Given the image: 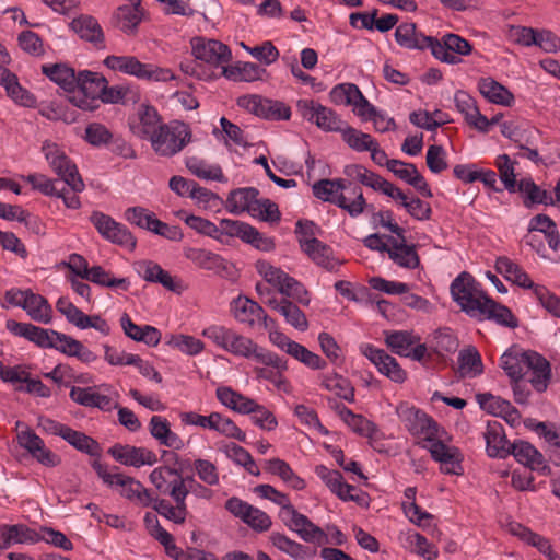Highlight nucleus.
I'll return each mask as SVG.
<instances>
[{
	"label": "nucleus",
	"instance_id": "nucleus-13",
	"mask_svg": "<svg viewBox=\"0 0 560 560\" xmlns=\"http://www.w3.org/2000/svg\"><path fill=\"white\" fill-rule=\"evenodd\" d=\"M446 433L442 430L422 446L427 448L432 458L440 464V469L448 475H463L462 462L464 459L460 450L446 442Z\"/></svg>",
	"mask_w": 560,
	"mask_h": 560
},
{
	"label": "nucleus",
	"instance_id": "nucleus-30",
	"mask_svg": "<svg viewBox=\"0 0 560 560\" xmlns=\"http://www.w3.org/2000/svg\"><path fill=\"white\" fill-rule=\"evenodd\" d=\"M40 538L37 530L25 524H0V549L19 544H36Z\"/></svg>",
	"mask_w": 560,
	"mask_h": 560
},
{
	"label": "nucleus",
	"instance_id": "nucleus-38",
	"mask_svg": "<svg viewBox=\"0 0 560 560\" xmlns=\"http://www.w3.org/2000/svg\"><path fill=\"white\" fill-rule=\"evenodd\" d=\"M486 450L490 457L504 458L510 454L503 425L499 421H489L485 432Z\"/></svg>",
	"mask_w": 560,
	"mask_h": 560
},
{
	"label": "nucleus",
	"instance_id": "nucleus-56",
	"mask_svg": "<svg viewBox=\"0 0 560 560\" xmlns=\"http://www.w3.org/2000/svg\"><path fill=\"white\" fill-rule=\"evenodd\" d=\"M42 71L47 78L66 91H71L75 88L78 73L66 63L44 65Z\"/></svg>",
	"mask_w": 560,
	"mask_h": 560
},
{
	"label": "nucleus",
	"instance_id": "nucleus-48",
	"mask_svg": "<svg viewBox=\"0 0 560 560\" xmlns=\"http://www.w3.org/2000/svg\"><path fill=\"white\" fill-rule=\"evenodd\" d=\"M215 396L224 407L241 415H246L255 401L229 386H219L215 390Z\"/></svg>",
	"mask_w": 560,
	"mask_h": 560
},
{
	"label": "nucleus",
	"instance_id": "nucleus-18",
	"mask_svg": "<svg viewBox=\"0 0 560 560\" xmlns=\"http://www.w3.org/2000/svg\"><path fill=\"white\" fill-rule=\"evenodd\" d=\"M90 222L103 238L129 249L136 247L137 241L130 231L112 217L101 211H93L90 215Z\"/></svg>",
	"mask_w": 560,
	"mask_h": 560
},
{
	"label": "nucleus",
	"instance_id": "nucleus-29",
	"mask_svg": "<svg viewBox=\"0 0 560 560\" xmlns=\"http://www.w3.org/2000/svg\"><path fill=\"white\" fill-rule=\"evenodd\" d=\"M163 124L159 112L153 106L141 105L138 119L131 125V131L138 138L150 142Z\"/></svg>",
	"mask_w": 560,
	"mask_h": 560
},
{
	"label": "nucleus",
	"instance_id": "nucleus-58",
	"mask_svg": "<svg viewBox=\"0 0 560 560\" xmlns=\"http://www.w3.org/2000/svg\"><path fill=\"white\" fill-rule=\"evenodd\" d=\"M385 343L396 354L400 357L408 355V351L420 338L407 330L385 331Z\"/></svg>",
	"mask_w": 560,
	"mask_h": 560
},
{
	"label": "nucleus",
	"instance_id": "nucleus-26",
	"mask_svg": "<svg viewBox=\"0 0 560 560\" xmlns=\"http://www.w3.org/2000/svg\"><path fill=\"white\" fill-rule=\"evenodd\" d=\"M456 109L464 116L465 121L480 132H488L495 119L489 120L482 115L476 100L465 91H456L454 94Z\"/></svg>",
	"mask_w": 560,
	"mask_h": 560
},
{
	"label": "nucleus",
	"instance_id": "nucleus-10",
	"mask_svg": "<svg viewBox=\"0 0 560 560\" xmlns=\"http://www.w3.org/2000/svg\"><path fill=\"white\" fill-rule=\"evenodd\" d=\"M313 226L312 222H298L296 224V233L300 234L299 245L302 252L317 266L329 272H337L343 261L335 255L330 246L312 235Z\"/></svg>",
	"mask_w": 560,
	"mask_h": 560
},
{
	"label": "nucleus",
	"instance_id": "nucleus-12",
	"mask_svg": "<svg viewBox=\"0 0 560 560\" xmlns=\"http://www.w3.org/2000/svg\"><path fill=\"white\" fill-rule=\"evenodd\" d=\"M44 154L50 168L74 191H82L84 183L78 172L77 165L72 163L63 149L52 142L44 141L42 144Z\"/></svg>",
	"mask_w": 560,
	"mask_h": 560
},
{
	"label": "nucleus",
	"instance_id": "nucleus-24",
	"mask_svg": "<svg viewBox=\"0 0 560 560\" xmlns=\"http://www.w3.org/2000/svg\"><path fill=\"white\" fill-rule=\"evenodd\" d=\"M225 509L254 530L266 532L271 527V518L266 512L250 505L237 497L230 498L225 502Z\"/></svg>",
	"mask_w": 560,
	"mask_h": 560
},
{
	"label": "nucleus",
	"instance_id": "nucleus-41",
	"mask_svg": "<svg viewBox=\"0 0 560 560\" xmlns=\"http://www.w3.org/2000/svg\"><path fill=\"white\" fill-rule=\"evenodd\" d=\"M149 430L151 435L161 444L174 450H180L184 447V441L182 438L173 432L170 428L167 419L161 416H153L149 423Z\"/></svg>",
	"mask_w": 560,
	"mask_h": 560
},
{
	"label": "nucleus",
	"instance_id": "nucleus-7",
	"mask_svg": "<svg viewBox=\"0 0 560 560\" xmlns=\"http://www.w3.org/2000/svg\"><path fill=\"white\" fill-rule=\"evenodd\" d=\"M191 48L195 58L205 63L207 69H192L189 71L184 66L182 68L186 73L197 75L200 79H203L205 73L223 70L232 58L230 48L215 39L194 38L191 40Z\"/></svg>",
	"mask_w": 560,
	"mask_h": 560
},
{
	"label": "nucleus",
	"instance_id": "nucleus-28",
	"mask_svg": "<svg viewBox=\"0 0 560 560\" xmlns=\"http://www.w3.org/2000/svg\"><path fill=\"white\" fill-rule=\"evenodd\" d=\"M0 85L4 88L8 97L14 104L27 108L36 107V96L20 84L16 74L3 66H0Z\"/></svg>",
	"mask_w": 560,
	"mask_h": 560
},
{
	"label": "nucleus",
	"instance_id": "nucleus-25",
	"mask_svg": "<svg viewBox=\"0 0 560 560\" xmlns=\"http://www.w3.org/2000/svg\"><path fill=\"white\" fill-rule=\"evenodd\" d=\"M189 491H183L180 489H174L171 498L174 500L175 505H172L170 501L152 495V503L150 506L166 520L175 523L183 524L186 521L188 510L186 504V498Z\"/></svg>",
	"mask_w": 560,
	"mask_h": 560
},
{
	"label": "nucleus",
	"instance_id": "nucleus-3",
	"mask_svg": "<svg viewBox=\"0 0 560 560\" xmlns=\"http://www.w3.org/2000/svg\"><path fill=\"white\" fill-rule=\"evenodd\" d=\"M316 198L330 202L347 211L350 217L362 214L368 206L360 187L351 186L346 179H320L313 185Z\"/></svg>",
	"mask_w": 560,
	"mask_h": 560
},
{
	"label": "nucleus",
	"instance_id": "nucleus-42",
	"mask_svg": "<svg viewBox=\"0 0 560 560\" xmlns=\"http://www.w3.org/2000/svg\"><path fill=\"white\" fill-rule=\"evenodd\" d=\"M270 540L279 551L288 555L293 560H312L315 556V551L310 547L291 539L284 534L272 533Z\"/></svg>",
	"mask_w": 560,
	"mask_h": 560
},
{
	"label": "nucleus",
	"instance_id": "nucleus-44",
	"mask_svg": "<svg viewBox=\"0 0 560 560\" xmlns=\"http://www.w3.org/2000/svg\"><path fill=\"white\" fill-rule=\"evenodd\" d=\"M257 199L258 190L256 188H238L230 192L226 198L225 208L234 214L250 213V209L255 206Z\"/></svg>",
	"mask_w": 560,
	"mask_h": 560
},
{
	"label": "nucleus",
	"instance_id": "nucleus-55",
	"mask_svg": "<svg viewBox=\"0 0 560 560\" xmlns=\"http://www.w3.org/2000/svg\"><path fill=\"white\" fill-rule=\"evenodd\" d=\"M186 166L196 177L203 180H214L219 183L226 182L222 168L218 164H211L202 159L191 156L187 159Z\"/></svg>",
	"mask_w": 560,
	"mask_h": 560
},
{
	"label": "nucleus",
	"instance_id": "nucleus-31",
	"mask_svg": "<svg viewBox=\"0 0 560 560\" xmlns=\"http://www.w3.org/2000/svg\"><path fill=\"white\" fill-rule=\"evenodd\" d=\"M388 171L399 179L415 187L424 197H432V191L427 180L419 173L415 164L402 162L400 160H392L388 163Z\"/></svg>",
	"mask_w": 560,
	"mask_h": 560
},
{
	"label": "nucleus",
	"instance_id": "nucleus-23",
	"mask_svg": "<svg viewBox=\"0 0 560 560\" xmlns=\"http://www.w3.org/2000/svg\"><path fill=\"white\" fill-rule=\"evenodd\" d=\"M431 52L442 62L456 65L460 61L456 55L468 56L471 52V45L459 35L450 33L444 35L441 40L433 37Z\"/></svg>",
	"mask_w": 560,
	"mask_h": 560
},
{
	"label": "nucleus",
	"instance_id": "nucleus-33",
	"mask_svg": "<svg viewBox=\"0 0 560 560\" xmlns=\"http://www.w3.org/2000/svg\"><path fill=\"white\" fill-rule=\"evenodd\" d=\"M533 353L535 352L510 348L501 355L500 366L504 370L506 375L516 383L526 373Z\"/></svg>",
	"mask_w": 560,
	"mask_h": 560
},
{
	"label": "nucleus",
	"instance_id": "nucleus-6",
	"mask_svg": "<svg viewBox=\"0 0 560 560\" xmlns=\"http://www.w3.org/2000/svg\"><path fill=\"white\" fill-rule=\"evenodd\" d=\"M103 65L112 71L136 77L139 80L166 82L176 79L170 69L143 63L131 55H109L103 60Z\"/></svg>",
	"mask_w": 560,
	"mask_h": 560
},
{
	"label": "nucleus",
	"instance_id": "nucleus-9",
	"mask_svg": "<svg viewBox=\"0 0 560 560\" xmlns=\"http://www.w3.org/2000/svg\"><path fill=\"white\" fill-rule=\"evenodd\" d=\"M255 268L266 283L275 287L282 295L291 298L304 306L310 305L311 298L305 287L281 268L271 265L265 259L257 260Z\"/></svg>",
	"mask_w": 560,
	"mask_h": 560
},
{
	"label": "nucleus",
	"instance_id": "nucleus-35",
	"mask_svg": "<svg viewBox=\"0 0 560 560\" xmlns=\"http://www.w3.org/2000/svg\"><path fill=\"white\" fill-rule=\"evenodd\" d=\"M149 480L162 494L170 495L174 489L188 490L182 476L170 466L154 468L149 475Z\"/></svg>",
	"mask_w": 560,
	"mask_h": 560
},
{
	"label": "nucleus",
	"instance_id": "nucleus-16",
	"mask_svg": "<svg viewBox=\"0 0 560 560\" xmlns=\"http://www.w3.org/2000/svg\"><path fill=\"white\" fill-rule=\"evenodd\" d=\"M220 225L222 233L232 237H238L260 252L269 253L276 248L273 237L260 233L248 223L232 219H222Z\"/></svg>",
	"mask_w": 560,
	"mask_h": 560
},
{
	"label": "nucleus",
	"instance_id": "nucleus-19",
	"mask_svg": "<svg viewBox=\"0 0 560 560\" xmlns=\"http://www.w3.org/2000/svg\"><path fill=\"white\" fill-rule=\"evenodd\" d=\"M281 521L305 542H313L319 546L328 544V534L314 524L306 515L300 513L294 506L287 511Z\"/></svg>",
	"mask_w": 560,
	"mask_h": 560
},
{
	"label": "nucleus",
	"instance_id": "nucleus-61",
	"mask_svg": "<svg viewBox=\"0 0 560 560\" xmlns=\"http://www.w3.org/2000/svg\"><path fill=\"white\" fill-rule=\"evenodd\" d=\"M482 311L485 314L479 316V320L492 319L495 323L510 328H515L518 325L517 319L506 306L495 303L490 298L488 299L487 305H485Z\"/></svg>",
	"mask_w": 560,
	"mask_h": 560
},
{
	"label": "nucleus",
	"instance_id": "nucleus-51",
	"mask_svg": "<svg viewBox=\"0 0 560 560\" xmlns=\"http://www.w3.org/2000/svg\"><path fill=\"white\" fill-rule=\"evenodd\" d=\"M183 254L195 266L205 270H218L223 267V258L205 248L186 246Z\"/></svg>",
	"mask_w": 560,
	"mask_h": 560
},
{
	"label": "nucleus",
	"instance_id": "nucleus-52",
	"mask_svg": "<svg viewBox=\"0 0 560 560\" xmlns=\"http://www.w3.org/2000/svg\"><path fill=\"white\" fill-rule=\"evenodd\" d=\"M515 459L532 470L545 468L544 456L532 444L525 441H517L510 450Z\"/></svg>",
	"mask_w": 560,
	"mask_h": 560
},
{
	"label": "nucleus",
	"instance_id": "nucleus-46",
	"mask_svg": "<svg viewBox=\"0 0 560 560\" xmlns=\"http://www.w3.org/2000/svg\"><path fill=\"white\" fill-rule=\"evenodd\" d=\"M23 310L35 322L49 324L52 320V307L47 299L28 290Z\"/></svg>",
	"mask_w": 560,
	"mask_h": 560
},
{
	"label": "nucleus",
	"instance_id": "nucleus-53",
	"mask_svg": "<svg viewBox=\"0 0 560 560\" xmlns=\"http://www.w3.org/2000/svg\"><path fill=\"white\" fill-rule=\"evenodd\" d=\"M458 373L462 377L474 378L483 372L481 357L475 347H468L458 353Z\"/></svg>",
	"mask_w": 560,
	"mask_h": 560
},
{
	"label": "nucleus",
	"instance_id": "nucleus-43",
	"mask_svg": "<svg viewBox=\"0 0 560 560\" xmlns=\"http://www.w3.org/2000/svg\"><path fill=\"white\" fill-rule=\"evenodd\" d=\"M398 539L405 549L417 553L427 560H433L438 557V549L435 546L430 544L424 536L417 532H401Z\"/></svg>",
	"mask_w": 560,
	"mask_h": 560
},
{
	"label": "nucleus",
	"instance_id": "nucleus-49",
	"mask_svg": "<svg viewBox=\"0 0 560 560\" xmlns=\"http://www.w3.org/2000/svg\"><path fill=\"white\" fill-rule=\"evenodd\" d=\"M208 430L240 442H245L246 440V433L231 418L217 411H212L209 415Z\"/></svg>",
	"mask_w": 560,
	"mask_h": 560
},
{
	"label": "nucleus",
	"instance_id": "nucleus-50",
	"mask_svg": "<svg viewBox=\"0 0 560 560\" xmlns=\"http://www.w3.org/2000/svg\"><path fill=\"white\" fill-rule=\"evenodd\" d=\"M320 386L328 392L334 393L336 396L347 400H354V388L350 381L342 375L330 372L319 375Z\"/></svg>",
	"mask_w": 560,
	"mask_h": 560
},
{
	"label": "nucleus",
	"instance_id": "nucleus-4",
	"mask_svg": "<svg viewBox=\"0 0 560 560\" xmlns=\"http://www.w3.org/2000/svg\"><path fill=\"white\" fill-rule=\"evenodd\" d=\"M92 468L106 486L119 488V493L125 499L143 508H149L152 503L153 494L136 478L118 472L117 468L109 469L97 459L92 463Z\"/></svg>",
	"mask_w": 560,
	"mask_h": 560
},
{
	"label": "nucleus",
	"instance_id": "nucleus-54",
	"mask_svg": "<svg viewBox=\"0 0 560 560\" xmlns=\"http://www.w3.org/2000/svg\"><path fill=\"white\" fill-rule=\"evenodd\" d=\"M526 372L530 373L529 382L537 392L546 390L550 380V364L537 352L532 354V360Z\"/></svg>",
	"mask_w": 560,
	"mask_h": 560
},
{
	"label": "nucleus",
	"instance_id": "nucleus-34",
	"mask_svg": "<svg viewBox=\"0 0 560 560\" xmlns=\"http://www.w3.org/2000/svg\"><path fill=\"white\" fill-rule=\"evenodd\" d=\"M476 398L481 409L487 412L501 417L511 424L518 422L520 413L510 401L490 393L478 394Z\"/></svg>",
	"mask_w": 560,
	"mask_h": 560
},
{
	"label": "nucleus",
	"instance_id": "nucleus-5",
	"mask_svg": "<svg viewBox=\"0 0 560 560\" xmlns=\"http://www.w3.org/2000/svg\"><path fill=\"white\" fill-rule=\"evenodd\" d=\"M495 269L506 280L522 288H533L534 294L541 306L553 316L560 317V298L542 285H534L528 275L520 265L506 256H501L495 260Z\"/></svg>",
	"mask_w": 560,
	"mask_h": 560
},
{
	"label": "nucleus",
	"instance_id": "nucleus-60",
	"mask_svg": "<svg viewBox=\"0 0 560 560\" xmlns=\"http://www.w3.org/2000/svg\"><path fill=\"white\" fill-rule=\"evenodd\" d=\"M62 439L77 451L85 453L90 456H98L101 447L97 441L86 435L84 432L73 430L68 427Z\"/></svg>",
	"mask_w": 560,
	"mask_h": 560
},
{
	"label": "nucleus",
	"instance_id": "nucleus-15",
	"mask_svg": "<svg viewBox=\"0 0 560 560\" xmlns=\"http://www.w3.org/2000/svg\"><path fill=\"white\" fill-rule=\"evenodd\" d=\"M296 108L304 120L325 132H341L346 125L334 109L314 100H299Z\"/></svg>",
	"mask_w": 560,
	"mask_h": 560
},
{
	"label": "nucleus",
	"instance_id": "nucleus-11",
	"mask_svg": "<svg viewBox=\"0 0 560 560\" xmlns=\"http://www.w3.org/2000/svg\"><path fill=\"white\" fill-rule=\"evenodd\" d=\"M191 130L187 124L172 120L162 125L150 144L159 156L172 158L183 151L191 141Z\"/></svg>",
	"mask_w": 560,
	"mask_h": 560
},
{
	"label": "nucleus",
	"instance_id": "nucleus-59",
	"mask_svg": "<svg viewBox=\"0 0 560 560\" xmlns=\"http://www.w3.org/2000/svg\"><path fill=\"white\" fill-rule=\"evenodd\" d=\"M529 232H541L552 250H558L560 245V235L556 223L546 214H537L530 219L528 225Z\"/></svg>",
	"mask_w": 560,
	"mask_h": 560
},
{
	"label": "nucleus",
	"instance_id": "nucleus-1",
	"mask_svg": "<svg viewBox=\"0 0 560 560\" xmlns=\"http://www.w3.org/2000/svg\"><path fill=\"white\" fill-rule=\"evenodd\" d=\"M5 328L12 335L23 337L40 348L55 349L60 353L74 357L83 363L96 361L97 355L83 343L69 335L52 329H45L30 323H20L14 319L5 322Z\"/></svg>",
	"mask_w": 560,
	"mask_h": 560
},
{
	"label": "nucleus",
	"instance_id": "nucleus-8",
	"mask_svg": "<svg viewBox=\"0 0 560 560\" xmlns=\"http://www.w3.org/2000/svg\"><path fill=\"white\" fill-rule=\"evenodd\" d=\"M451 294L460 310L468 316L478 319L479 316L485 314L482 308L487 305L489 298L469 273L462 272L453 280Z\"/></svg>",
	"mask_w": 560,
	"mask_h": 560
},
{
	"label": "nucleus",
	"instance_id": "nucleus-45",
	"mask_svg": "<svg viewBox=\"0 0 560 560\" xmlns=\"http://www.w3.org/2000/svg\"><path fill=\"white\" fill-rule=\"evenodd\" d=\"M71 27L82 39L91 42L98 47L104 46L103 30L94 18L82 15L73 19Z\"/></svg>",
	"mask_w": 560,
	"mask_h": 560
},
{
	"label": "nucleus",
	"instance_id": "nucleus-64",
	"mask_svg": "<svg viewBox=\"0 0 560 560\" xmlns=\"http://www.w3.org/2000/svg\"><path fill=\"white\" fill-rule=\"evenodd\" d=\"M139 273L149 282L161 283L164 288L174 291L176 289L173 277L153 261H144L139 265Z\"/></svg>",
	"mask_w": 560,
	"mask_h": 560
},
{
	"label": "nucleus",
	"instance_id": "nucleus-20",
	"mask_svg": "<svg viewBox=\"0 0 560 560\" xmlns=\"http://www.w3.org/2000/svg\"><path fill=\"white\" fill-rule=\"evenodd\" d=\"M231 311L234 318L242 324L250 327L259 324L269 332L278 330L276 322L266 314L264 308L257 302L246 296L234 299L231 304Z\"/></svg>",
	"mask_w": 560,
	"mask_h": 560
},
{
	"label": "nucleus",
	"instance_id": "nucleus-36",
	"mask_svg": "<svg viewBox=\"0 0 560 560\" xmlns=\"http://www.w3.org/2000/svg\"><path fill=\"white\" fill-rule=\"evenodd\" d=\"M120 326L127 337L149 347H156L161 341L162 335L158 328L151 325L139 326L126 313L120 317Z\"/></svg>",
	"mask_w": 560,
	"mask_h": 560
},
{
	"label": "nucleus",
	"instance_id": "nucleus-63",
	"mask_svg": "<svg viewBox=\"0 0 560 560\" xmlns=\"http://www.w3.org/2000/svg\"><path fill=\"white\" fill-rule=\"evenodd\" d=\"M342 141L355 152H368L376 141L370 133H365L349 125H345L341 132Z\"/></svg>",
	"mask_w": 560,
	"mask_h": 560
},
{
	"label": "nucleus",
	"instance_id": "nucleus-32",
	"mask_svg": "<svg viewBox=\"0 0 560 560\" xmlns=\"http://www.w3.org/2000/svg\"><path fill=\"white\" fill-rule=\"evenodd\" d=\"M387 255L400 268L416 269L420 265L416 246L406 243L405 234H402V237L390 238Z\"/></svg>",
	"mask_w": 560,
	"mask_h": 560
},
{
	"label": "nucleus",
	"instance_id": "nucleus-39",
	"mask_svg": "<svg viewBox=\"0 0 560 560\" xmlns=\"http://www.w3.org/2000/svg\"><path fill=\"white\" fill-rule=\"evenodd\" d=\"M395 39L397 44L407 49L430 48L432 46L433 37L425 36L417 31L415 23H402L395 31Z\"/></svg>",
	"mask_w": 560,
	"mask_h": 560
},
{
	"label": "nucleus",
	"instance_id": "nucleus-62",
	"mask_svg": "<svg viewBox=\"0 0 560 560\" xmlns=\"http://www.w3.org/2000/svg\"><path fill=\"white\" fill-rule=\"evenodd\" d=\"M506 529L511 535L516 536L527 545L537 548L542 555L551 547V544L547 538L532 532L529 528L517 522L509 523Z\"/></svg>",
	"mask_w": 560,
	"mask_h": 560
},
{
	"label": "nucleus",
	"instance_id": "nucleus-22",
	"mask_svg": "<svg viewBox=\"0 0 560 560\" xmlns=\"http://www.w3.org/2000/svg\"><path fill=\"white\" fill-rule=\"evenodd\" d=\"M107 453L117 463L135 468L153 466L158 463L156 454L143 446L116 443L108 448Z\"/></svg>",
	"mask_w": 560,
	"mask_h": 560
},
{
	"label": "nucleus",
	"instance_id": "nucleus-14",
	"mask_svg": "<svg viewBox=\"0 0 560 560\" xmlns=\"http://www.w3.org/2000/svg\"><path fill=\"white\" fill-rule=\"evenodd\" d=\"M396 415L407 430L424 444L442 431L430 416L406 401L397 405Z\"/></svg>",
	"mask_w": 560,
	"mask_h": 560
},
{
	"label": "nucleus",
	"instance_id": "nucleus-37",
	"mask_svg": "<svg viewBox=\"0 0 560 560\" xmlns=\"http://www.w3.org/2000/svg\"><path fill=\"white\" fill-rule=\"evenodd\" d=\"M315 474L339 499L343 501L355 500L352 494L355 488L345 482L342 475L338 470H331L325 465H317Z\"/></svg>",
	"mask_w": 560,
	"mask_h": 560
},
{
	"label": "nucleus",
	"instance_id": "nucleus-27",
	"mask_svg": "<svg viewBox=\"0 0 560 560\" xmlns=\"http://www.w3.org/2000/svg\"><path fill=\"white\" fill-rule=\"evenodd\" d=\"M265 73L266 70L254 62L237 61L232 66L228 63L219 72L205 73L203 80H214L224 77L234 82H255L261 80Z\"/></svg>",
	"mask_w": 560,
	"mask_h": 560
},
{
	"label": "nucleus",
	"instance_id": "nucleus-47",
	"mask_svg": "<svg viewBox=\"0 0 560 560\" xmlns=\"http://www.w3.org/2000/svg\"><path fill=\"white\" fill-rule=\"evenodd\" d=\"M265 468L268 472L278 476L284 483L294 490H303L306 482L298 476L291 466L283 459L271 458L266 460Z\"/></svg>",
	"mask_w": 560,
	"mask_h": 560
},
{
	"label": "nucleus",
	"instance_id": "nucleus-57",
	"mask_svg": "<svg viewBox=\"0 0 560 560\" xmlns=\"http://www.w3.org/2000/svg\"><path fill=\"white\" fill-rule=\"evenodd\" d=\"M140 1L135 4H125L117 9L116 21L118 27L126 34H132L142 20Z\"/></svg>",
	"mask_w": 560,
	"mask_h": 560
},
{
	"label": "nucleus",
	"instance_id": "nucleus-21",
	"mask_svg": "<svg viewBox=\"0 0 560 560\" xmlns=\"http://www.w3.org/2000/svg\"><path fill=\"white\" fill-rule=\"evenodd\" d=\"M360 352L376 368L378 373L392 382L401 384L407 380V372L385 350L378 349L371 343H362Z\"/></svg>",
	"mask_w": 560,
	"mask_h": 560
},
{
	"label": "nucleus",
	"instance_id": "nucleus-2",
	"mask_svg": "<svg viewBox=\"0 0 560 560\" xmlns=\"http://www.w3.org/2000/svg\"><path fill=\"white\" fill-rule=\"evenodd\" d=\"M201 335L219 349L237 358L250 359L261 364L284 368L281 358L258 346L252 338L224 325L212 324L203 328Z\"/></svg>",
	"mask_w": 560,
	"mask_h": 560
},
{
	"label": "nucleus",
	"instance_id": "nucleus-40",
	"mask_svg": "<svg viewBox=\"0 0 560 560\" xmlns=\"http://www.w3.org/2000/svg\"><path fill=\"white\" fill-rule=\"evenodd\" d=\"M477 88L480 94L492 104L512 106L514 103L513 93L491 77L480 78Z\"/></svg>",
	"mask_w": 560,
	"mask_h": 560
},
{
	"label": "nucleus",
	"instance_id": "nucleus-17",
	"mask_svg": "<svg viewBox=\"0 0 560 560\" xmlns=\"http://www.w3.org/2000/svg\"><path fill=\"white\" fill-rule=\"evenodd\" d=\"M269 340L272 345L285 352L296 361L312 370H323L326 368V361L317 353L312 352L303 345L290 339L279 330H271Z\"/></svg>",
	"mask_w": 560,
	"mask_h": 560
}]
</instances>
